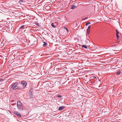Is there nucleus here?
<instances>
[{
    "mask_svg": "<svg viewBox=\"0 0 122 122\" xmlns=\"http://www.w3.org/2000/svg\"><path fill=\"white\" fill-rule=\"evenodd\" d=\"M18 84L17 83H13L11 85V87L13 89H21V87L20 86H18Z\"/></svg>",
    "mask_w": 122,
    "mask_h": 122,
    "instance_id": "obj_1",
    "label": "nucleus"
},
{
    "mask_svg": "<svg viewBox=\"0 0 122 122\" xmlns=\"http://www.w3.org/2000/svg\"><path fill=\"white\" fill-rule=\"evenodd\" d=\"M17 106L18 109L19 110H22L23 108V105L21 102L19 101H18L17 103Z\"/></svg>",
    "mask_w": 122,
    "mask_h": 122,
    "instance_id": "obj_2",
    "label": "nucleus"
},
{
    "mask_svg": "<svg viewBox=\"0 0 122 122\" xmlns=\"http://www.w3.org/2000/svg\"><path fill=\"white\" fill-rule=\"evenodd\" d=\"M21 84L23 85L24 87H25L27 85V83L25 81H23L21 82Z\"/></svg>",
    "mask_w": 122,
    "mask_h": 122,
    "instance_id": "obj_3",
    "label": "nucleus"
},
{
    "mask_svg": "<svg viewBox=\"0 0 122 122\" xmlns=\"http://www.w3.org/2000/svg\"><path fill=\"white\" fill-rule=\"evenodd\" d=\"M14 113L15 114L18 116H19L20 117H21V116L20 113H18V112H15Z\"/></svg>",
    "mask_w": 122,
    "mask_h": 122,
    "instance_id": "obj_4",
    "label": "nucleus"
},
{
    "mask_svg": "<svg viewBox=\"0 0 122 122\" xmlns=\"http://www.w3.org/2000/svg\"><path fill=\"white\" fill-rule=\"evenodd\" d=\"M76 7V6L75 4L74 3L71 6V9H73Z\"/></svg>",
    "mask_w": 122,
    "mask_h": 122,
    "instance_id": "obj_5",
    "label": "nucleus"
},
{
    "mask_svg": "<svg viewBox=\"0 0 122 122\" xmlns=\"http://www.w3.org/2000/svg\"><path fill=\"white\" fill-rule=\"evenodd\" d=\"M91 28L90 25L88 27V28L87 29V32L88 34H89L90 32V29Z\"/></svg>",
    "mask_w": 122,
    "mask_h": 122,
    "instance_id": "obj_6",
    "label": "nucleus"
},
{
    "mask_svg": "<svg viewBox=\"0 0 122 122\" xmlns=\"http://www.w3.org/2000/svg\"><path fill=\"white\" fill-rule=\"evenodd\" d=\"M64 107L63 106H61L58 108V110H61L64 108Z\"/></svg>",
    "mask_w": 122,
    "mask_h": 122,
    "instance_id": "obj_7",
    "label": "nucleus"
},
{
    "mask_svg": "<svg viewBox=\"0 0 122 122\" xmlns=\"http://www.w3.org/2000/svg\"><path fill=\"white\" fill-rule=\"evenodd\" d=\"M119 32H117L116 33V36L117 37V39H119V36L118 35V34L119 33Z\"/></svg>",
    "mask_w": 122,
    "mask_h": 122,
    "instance_id": "obj_8",
    "label": "nucleus"
},
{
    "mask_svg": "<svg viewBox=\"0 0 122 122\" xmlns=\"http://www.w3.org/2000/svg\"><path fill=\"white\" fill-rule=\"evenodd\" d=\"M82 46V47H84V48H87L88 46H87L86 45H83Z\"/></svg>",
    "mask_w": 122,
    "mask_h": 122,
    "instance_id": "obj_9",
    "label": "nucleus"
},
{
    "mask_svg": "<svg viewBox=\"0 0 122 122\" xmlns=\"http://www.w3.org/2000/svg\"><path fill=\"white\" fill-rule=\"evenodd\" d=\"M121 73V72L120 71H119L117 72L116 73V74L117 75H119Z\"/></svg>",
    "mask_w": 122,
    "mask_h": 122,
    "instance_id": "obj_10",
    "label": "nucleus"
},
{
    "mask_svg": "<svg viewBox=\"0 0 122 122\" xmlns=\"http://www.w3.org/2000/svg\"><path fill=\"white\" fill-rule=\"evenodd\" d=\"M43 42L44 43V44H43V46H45L46 45V43L44 42Z\"/></svg>",
    "mask_w": 122,
    "mask_h": 122,
    "instance_id": "obj_11",
    "label": "nucleus"
},
{
    "mask_svg": "<svg viewBox=\"0 0 122 122\" xmlns=\"http://www.w3.org/2000/svg\"><path fill=\"white\" fill-rule=\"evenodd\" d=\"M24 25L22 26L20 28V29H22L24 28Z\"/></svg>",
    "mask_w": 122,
    "mask_h": 122,
    "instance_id": "obj_12",
    "label": "nucleus"
},
{
    "mask_svg": "<svg viewBox=\"0 0 122 122\" xmlns=\"http://www.w3.org/2000/svg\"><path fill=\"white\" fill-rule=\"evenodd\" d=\"M25 0H20V1L21 2H25Z\"/></svg>",
    "mask_w": 122,
    "mask_h": 122,
    "instance_id": "obj_13",
    "label": "nucleus"
},
{
    "mask_svg": "<svg viewBox=\"0 0 122 122\" xmlns=\"http://www.w3.org/2000/svg\"><path fill=\"white\" fill-rule=\"evenodd\" d=\"M51 25H52V26L54 27H56L54 26V25L53 24V23H52L51 24Z\"/></svg>",
    "mask_w": 122,
    "mask_h": 122,
    "instance_id": "obj_14",
    "label": "nucleus"
},
{
    "mask_svg": "<svg viewBox=\"0 0 122 122\" xmlns=\"http://www.w3.org/2000/svg\"><path fill=\"white\" fill-rule=\"evenodd\" d=\"M90 24V22H88L87 23H86V26H87V25H88L89 24Z\"/></svg>",
    "mask_w": 122,
    "mask_h": 122,
    "instance_id": "obj_15",
    "label": "nucleus"
},
{
    "mask_svg": "<svg viewBox=\"0 0 122 122\" xmlns=\"http://www.w3.org/2000/svg\"><path fill=\"white\" fill-rule=\"evenodd\" d=\"M64 29H66V31H67V32H68V29H67V28H66V27H64Z\"/></svg>",
    "mask_w": 122,
    "mask_h": 122,
    "instance_id": "obj_16",
    "label": "nucleus"
},
{
    "mask_svg": "<svg viewBox=\"0 0 122 122\" xmlns=\"http://www.w3.org/2000/svg\"><path fill=\"white\" fill-rule=\"evenodd\" d=\"M87 17H85V18L83 19L82 20H85V19H87Z\"/></svg>",
    "mask_w": 122,
    "mask_h": 122,
    "instance_id": "obj_17",
    "label": "nucleus"
},
{
    "mask_svg": "<svg viewBox=\"0 0 122 122\" xmlns=\"http://www.w3.org/2000/svg\"><path fill=\"white\" fill-rule=\"evenodd\" d=\"M93 77L94 78L96 79H97V78L95 76H93Z\"/></svg>",
    "mask_w": 122,
    "mask_h": 122,
    "instance_id": "obj_18",
    "label": "nucleus"
},
{
    "mask_svg": "<svg viewBox=\"0 0 122 122\" xmlns=\"http://www.w3.org/2000/svg\"><path fill=\"white\" fill-rule=\"evenodd\" d=\"M57 97H61V95H59L58 96H57Z\"/></svg>",
    "mask_w": 122,
    "mask_h": 122,
    "instance_id": "obj_19",
    "label": "nucleus"
},
{
    "mask_svg": "<svg viewBox=\"0 0 122 122\" xmlns=\"http://www.w3.org/2000/svg\"><path fill=\"white\" fill-rule=\"evenodd\" d=\"M116 31L117 32H118L117 31V30H116Z\"/></svg>",
    "mask_w": 122,
    "mask_h": 122,
    "instance_id": "obj_20",
    "label": "nucleus"
}]
</instances>
